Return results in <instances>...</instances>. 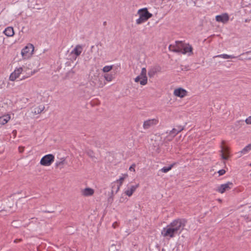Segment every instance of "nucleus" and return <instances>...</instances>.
Returning a JSON list of instances; mask_svg holds the SVG:
<instances>
[{"label": "nucleus", "instance_id": "2eb2a0df", "mask_svg": "<svg viewBox=\"0 0 251 251\" xmlns=\"http://www.w3.org/2000/svg\"><path fill=\"white\" fill-rule=\"evenodd\" d=\"M192 50L193 48L190 45H189V44H185L181 53H182V54L192 53Z\"/></svg>", "mask_w": 251, "mask_h": 251}, {"label": "nucleus", "instance_id": "5701e85b", "mask_svg": "<svg viewBox=\"0 0 251 251\" xmlns=\"http://www.w3.org/2000/svg\"><path fill=\"white\" fill-rule=\"evenodd\" d=\"M217 57H221V58H223L224 59H229V58H233V57H232V56L227 55L226 54H223L219 55L217 56Z\"/></svg>", "mask_w": 251, "mask_h": 251}, {"label": "nucleus", "instance_id": "7c9ffc66", "mask_svg": "<svg viewBox=\"0 0 251 251\" xmlns=\"http://www.w3.org/2000/svg\"><path fill=\"white\" fill-rule=\"evenodd\" d=\"M149 75L150 76H151V72H149Z\"/></svg>", "mask_w": 251, "mask_h": 251}, {"label": "nucleus", "instance_id": "ddd939ff", "mask_svg": "<svg viewBox=\"0 0 251 251\" xmlns=\"http://www.w3.org/2000/svg\"><path fill=\"white\" fill-rule=\"evenodd\" d=\"M229 16L227 13H224L216 16V20L218 22H222L223 23H227L229 21Z\"/></svg>", "mask_w": 251, "mask_h": 251}, {"label": "nucleus", "instance_id": "a211bd4d", "mask_svg": "<svg viewBox=\"0 0 251 251\" xmlns=\"http://www.w3.org/2000/svg\"><path fill=\"white\" fill-rule=\"evenodd\" d=\"M82 51V47L80 45H77L74 50L72 51V53H74L76 56H79Z\"/></svg>", "mask_w": 251, "mask_h": 251}, {"label": "nucleus", "instance_id": "c85d7f7f", "mask_svg": "<svg viewBox=\"0 0 251 251\" xmlns=\"http://www.w3.org/2000/svg\"><path fill=\"white\" fill-rule=\"evenodd\" d=\"M25 150V148L24 147H19V151L20 152L22 153Z\"/></svg>", "mask_w": 251, "mask_h": 251}, {"label": "nucleus", "instance_id": "f3484780", "mask_svg": "<svg viewBox=\"0 0 251 251\" xmlns=\"http://www.w3.org/2000/svg\"><path fill=\"white\" fill-rule=\"evenodd\" d=\"M3 33L7 37H12L14 35V29L11 26L7 27L5 29Z\"/></svg>", "mask_w": 251, "mask_h": 251}, {"label": "nucleus", "instance_id": "4be33fe9", "mask_svg": "<svg viewBox=\"0 0 251 251\" xmlns=\"http://www.w3.org/2000/svg\"><path fill=\"white\" fill-rule=\"evenodd\" d=\"M113 68V66H105L102 69V71L104 73H107L110 71Z\"/></svg>", "mask_w": 251, "mask_h": 251}, {"label": "nucleus", "instance_id": "dca6fc26", "mask_svg": "<svg viewBox=\"0 0 251 251\" xmlns=\"http://www.w3.org/2000/svg\"><path fill=\"white\" fill-rule=\"evenodd\" d=\"M139 187V184H136L132 186L129 189L126 190L125 192L126 195L130 197L132 195L133 193L135 191L136 189Z\"/></svg>", "mask_w": 251, "mask_h": 251}, {"label": "nucleus", "instance_id": "f03ea898", "mask_svg": "<svg viewBox=\"0 0 251 251\" xmlns=\"http://www.w3.org/2000/svg\"><path fill=\"white\" fill-rule=\"evenodd\" d=\"M138 13L139 15V18L136 20L137 24L145 22L152 16V14L149 12L146 8L139 10Z\"/></svg>", "mask_w": 251, "mask_h": 251}, {"label": "nucleus", "instance_id": "f257e3e1", "mask_svg": "<svg viewBox=\"0 0 251 251\" xmlns=\"http://www.w3.org/2000/svg\"><path fill=\"white\" fill-rule=\"evenodd\" d=\"M186 221L184 219H176L173 221L166 227L163 228L161 231V234L164 237H169L170 238L175 237V234L185 226Z\"/></svg>", "mask_w": 251, "mask_h": 251}, {"label": "nucleus", "instance_id": "bb28decb", "mask_svg": "<svg viewBox=\"0 0 251 251\" xmlns=\"http://www.w3.org/2000/svg\"><path fill=\"white\" fill-rule=\"evenodd\" d=\"M135 164H133L130 167H129V170L130 171H133L134 172H135Z\"/></svg>", "mask_w": 251, "mask_h": 251}, {"label": "nucleus", "instance_id": "9d476101", "mask_svg": "<svg viewBox=\"0 0 251 251\" xmlns=\"http://www.w3.org/2000/svg\"><path fill=\"white\" fill-rule=\"evenodd\" d=\"M128 175L127 174H124L123 175V176L121 177L119 179H117L116 181H114L112 183V184L113 185L112 186V188H114V185L115 183H118V185L116 189V192L119 191V190L120 189L121 186L122 185L125 179L127 177Z\"/></svg>", "mask_w": 251, "mask_h": 251}, {"label": "nucleus", "instance_id": "b1692460", "mask_svg": "<svg viewBox=\"0 0 251 251\" xmlns=\"http://www.w3.org/2000/svg\"><path fill=\"white\" fill-rule=\"evenodd\" d=\"M105 79L108 81H111L113 79V76L112 75L106 74L104 75Z\"/></svg>", "mask_w": 251, "mask_h": 251}, {"label": "nucleus", "instance_id": "423d86ee", "mask_svg": "<svg viewBox=\"0 0 251 251\" xmlns=\"http://www.w3.org/2000/svg\"><path fill=\"white\" fill-rule=\"evenodd\" d=\"M184 45L185 43L182 41H176L175 45H170L169 49L170 50L174 52H181Z\"/></svg>", "mask_w": 251, "mask_h": 251}, {"label": "nucleus", "instance_id": "c756f323", "mask_svg": "<svg viewBox=\"0 0 251 251\" xmlns=\"http://www.w3.org/2000/svg\"><path fill=\"white\" fill-rule=\"evenodd\" d=\"M22 241V239H15L14 241V242L15 243H17L18 242H21Z\"/></svg>", "mask_w": 251, "mask_h": 251}, {"label": "nucleus", "instance_id": "7ed1b4c3", "mask_svg": "<svg viewBox=\"0 0 251 251\" xmlns=\"http://www.w3.org/2000/svg\"><path fill=\"white\" fill-rule=\"evenodd\" d=\"M34 50V46L32 44H27L22 50L21 54L23 58L26 59L31 57L33 54Z\"/></svg>", "mask_w": 251, "mask_h": 251}, {"label": "nucleus", "instance_id": "393cba45", "mask_svg": "<svg viewBox=\"0 0 251 251\" xmlns=\"http://www.w3.org/2000/svg\"><path fill=\"white\" fill-rule=\"evenodd\" d=\"M226 172V171L225 170V169H222V170H219L218 172V173L219 174V176H223L224 174H225Z\"/></svg>", "mask_w": 251, "mask_h": 251}, {"label": "nucleus", "instance_id": "cd10ccee", "mask_svg": "<svg viewBox=\"0 0 251 251\" xmlns=\"http://www.w3.org/2000/svg\"><path fill=\"white\" fill-rule=\"evenodd\" d=\"M119 226V224L117 222H114L112 225V226L114 228L117 227L118 226Z\"/></svg>", "mask_w": 251, "mask_h": 251}, {"label": "nucleus", "instance_id": "6ab92c4d", "mask_svg": "<svg viewBox=\"0 0 251 251\" xmlns=\"http://www.w3.org/2000/svg\"><path fill=\"white\" fill-rule=\"evenodd\" d=\"M94 193V190L90 188H85L82 191V194L85 196H92Z\"/></svg>", "mask_w": 251, "mask_h": 251}, {"label": "nucleus", "instance_id": "aec40b11", "mask_svg": "<svg viewBox=\"0 0 251 251\" xmlns=\"http://www.w3.org/2000/svg\"><path fill=\"white\" fill-rule=\"evenodd\" d=\"M176 163H174L172 164H171L168 167H164L163 168H162L161 169V171L163 173H167L168 172H169V171H170L172 168L175 166L176 165Z\"/></svg>", "mask_w": 251, "mask_h": 251}, {"label": "nucleus", "instance_id": "a878e982", "mask_svg": "<svg viewBox=\"0 0 251 251\" xmlns=\"http://www.w3.org/2000/svg\"><path fill=\"white\" fill-rule=\"evenodd\" d=\"M245 122L247 124H251V116L249 117L245 120Z\"/></svg>", "mask_w": 251, "mask_h": 251}, {"label": "nucleus", "instance_id": "f8f14e48", "mask_svg": "<svg viewBox=\"0 0 251 251\" xmlns=\"http://www.w3.org/2000/svg\"><path fill=\"white\" fill-rule=\"evenodd\" d=\"M158 123V120L156 119L148 120L144 122L143 127L145 129H148L151 126L157 124Z\"/></svg>", "mask_w": 251, "mask_h": 251}, {"label": "nucleus", "instance_id": "39448f33", "mask_svg": "<svg viewBox=\"0 0 251 251\" xmlns=\"http://www.w3.org/2000/svg\"><path fill=\"white\" fill-rule=\"evenodd\" d=\"M147 74V70L145 68H143L142 69L141 73L140 75L138 76L135 79V81L136 82H140V83L144 85L147 83L148 79L146 75Z\"/></svg>", "mask_w": 251, "mask_h": 251}, {"label": "nucleus", "instance_id": "0eeeda50", "mask_svg": "<svg viewBox=\"0 0 251 251\" xmlns=\"http://www.w3.org/2000/svg\"><path fill=\"white\" fill-rule=\"evenodd\" d=\"M54 160V157L52 154H47L42 157L40 161V164L43 166H49L51 164Z\"/></svg>", "mask_w": 251, "mask_h": 251}, {"label": "nucleus", "instance_id": "6e6552de", "mask_svg": "<svg viewBox=\"0 0 251 251\" xmlns=\"http://www.w3.org/2000/svg\"><path fill=\"white\" fill-rule=\"evenodd\" d=\"M232 186V182L228 181L225 184L220 185L217 188V191L221 194H223L226 191L230 190Z\"/></svg>", "mask_w": 251, "mask_h": 251}, {"label": "nucleus", "instance_id": "4468645a", "mask_svg": "<svg viewBox=\"0 0 251 251\" xmlns=\"http://www.w3.org/2000/svg\"><path fill=\"white\" fill-rule=\"evenodd\" d=\"M11 119L10 114H6L0 117V125L3 126L6 124Z\"/></svg>", "mask_w": 251, "mask_h": 251}, {"label": "nucleus", "instance_id": "1a4fd4ad", "mask_svg": "<svg viewBox=\"0 0 251 251\" xmlns=\"http://www.w3.org/2000/svg\"><path fill=\"white\" fill-rule=\"evenodd\" d=\"M23 71V69L22 67L17 68L15 69L13 72H12L10 76L9 79L11 81H15L17 78H18L20 75Z\"/></svg>", "mask_w": 251, "mask_h": 251}, {"label": "nucleus", "instance_id": "20e7f679", "mask_svg": "<svg viewBox=\"0 0 251 251\" xmlns=\"http://www.w3.org/2000/svg\"><path fill=\"white\" fill-rule=\"evenodd\" d=\"M221 149L222 159L227 160L230 156V149L227 146L225 140L222 141Z\"/></svg>", "mask_w": 251, "mask_h": 251}, {"label": "nucleus", "instance_id": "9b49d317", "mask_svg": "<svg viewBox=\"0 0 251 251\" xmlns=\"http://www.w3.org/2000/svg\"><path fill=\"white\" fill-rule=\"evenodd\" d=\"M174 94L176 97L183 98L187 94V92L184 89L178 88L174 90Z\"/></svg>", "mask_w": 251, "mask_h": 251}, {"label": "nucleus", "instance_id": "412c9836", "mask_svg": "<svg viewBox=\"0 0 251 251\" xmlns=\"http://www.w3.org/2000/svg\"><path fill=\"white\" fill-rule=\"evenodd\" d=\"M251 150V144L246 146L241 151L243 153H246Z\"/></svg>", "mask_w": 251, "mask_h": 251}]
</instances>
